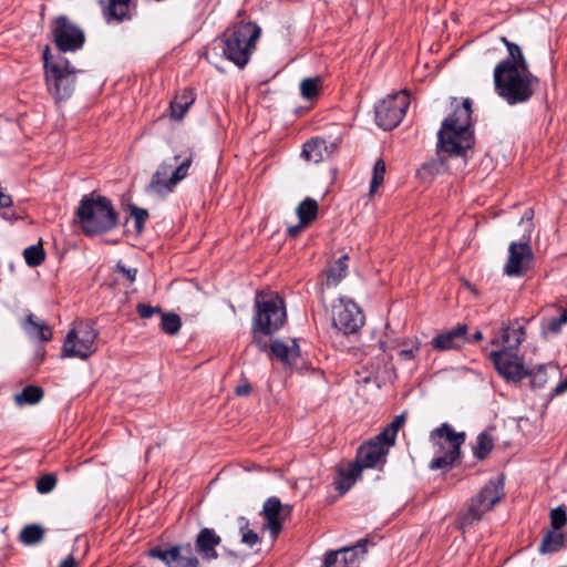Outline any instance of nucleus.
<instances>
[{"mask_svg": "<svg viewBox=\"0 0 567 567\" xmlns=\"http://www.w3.org/2000/svg\"><path fill=\"white\" fill-rule=\"evenodd\" d=\"M296 213L302 224L310 225L317 217L318 204L312 198H306L298 205Z\"/></svg>", "mask_w": 567, "mask_h": 567, "instance_id": "obj_33", "label": "nucleus"}, {"mask_svg": "<svg viewBox=\"0 0 567 567\" xmlns=\"http://www.w3.org/2000/svg\"><path fill=\"white\" fill-rule=\"evenodd\" d=\"M368 543V539H361L355 545L328 551L321 567H358L367 553Z\"/></svg>", "mask_w": 567, "mask_h": 567, "instance_id": "obj_17", "label": "nucleus"}, {"mask_svg": "<svg viewBox=\"0 0 567 567\" xmlns=\"http://www.w3.org/2000/svg\"><path fill=\"white\" fill-rule=\"evenodd\" d=\"M290 514V506H284L279 498L269 497L262 507L266 527L270 532L272 538H276L282 529L281 520L284 516Z\"/></svg>", "mask_w": 567, "mask_h": 567, "instance_id": "obj_19", "label": "nucleus"}, {"mask_svg": "<svg viewBox=\"0 0 567 567\" xmlns=\"http://www.w3.org/2000/svg\"><path fill=\"white\" fill-rule=\"evenodd\" d=\"M363 322L364 317L352 300L340 298L332 306V323L344 334L357 332L363 326Z\"/></svg>", "mask_w": 567, "mask_h": 567, "instance_id": "obj_13", "label": "nucleus"}, {"mask_svg": "<svg viewBox=\"0 0 567 567\" xmlns=\"http://www.w3.org/2000/svg\"><path fill=\"white\" fill-rule=\"evenodd\" d=\"M132 0H109L103 8V16L107 23L122 22L132 18Z\"/></svg>", "mask_w": 567, "mask_h": 567, "instance_id": "obj_25", "label": "nucleus"}, {"mask_svg": "<svg viewBox=\"0 0 567 567\" xmlns=\"http://www.w3.org/2000/svg\"><path fill=\"white\" fill-rule=\"evenodd\" d=\"M97 336L93 323L75 322L64 339L63 357L86 360L96 351Z\"/></svg>", "mask_w": 567, "mask_h": 567, "instance_id": "obj_9", "label": "nucleus"}, {"mask_svg": "<svg viewBox=\"0 0 567 567\" xmlns=\"http://www.w3.org/2000/svg\"><path fill=\"white\" fill-rule=\"evenodd\" d=\"M392 446L393 445L385 443L383 439H379L378 434L359 447L355 463L362 466V470L377 467L385 463L386 455Z\"/></svg>", "mask_w": 567, "mask_h": 567, "instance_id": "obj_18", "label": "nucleus"}, {"mask_svg": "<svg viewBox=\"0 0 567 567\" xmlns=\"http://www.w3.org/2000/svg\"><path fill=\"white\" fill-rule=\"evenodd\" d=\"M348 270V255L341 256L327 271L326 286L336 287L346 277Z\"/></svg>", "mask_w": 567, "mask_h": 567, "instance_id": "obj_29", "label": "nucleus"}, {"mask_svg": "<svg viewBox=\"0 0 567 567\" xmlns=\"http://www.w3.org/2000/svg\"><path fill=\"white\" fill-rule=\"evenodd\" d=\"M527 377L532 378L533 386L542 388L547 382L545 365H539L535 371L529 370V374Z\"/></svg>", "mask_w": 567, "mask_h": 567, "instance_id": "obj_47", "label": "nucleus"}, {"mask_svg": "<svg viewBox=\"0 0 567 567\" xmlns=\"http://www.w3.org/2000/svg\"><path fill=\"white\" fill-rule=\"evenodd\" d=\"M525 328L515 321L504 324L501 328V336L493 338L491 343L493 346H502L499 351L516 352L525 340Z\"/></svg>", "mask_w": 567, "mask_h": 567, "instance_id": "obj_20", "label": "nucleus"}, {"mask_svg": "<svg viewBox=\"0 0 567 567\" xmlns=\"http://www.w3.org/2000/svg\"><path fill=\"white\" fill-rule=\"evenodd\" d=\"M43 60L50 93L56 101L69 99L74 91L78 70L62 56L50 60L48 47L43 52Z\"/></svg>", "mask_w": 567, "mask_h": 567, "instance_id": "obj_6", "label": "nucleus"}, {"mask_svg": "<svg viewBox=\"0 0 567 567\" xmlns=\"http://www.w3.org/2000/svg\"><path fill=\"white\" fill-rule=\"evenodd\" d=\"M430 440L435 449V457L431 461L430 468L439 470L452 465L460 457L465 433L455 432L450 424L443 423L431 432Z\"/></svg>", "mask_w": 567, "mask_h": 567, "instance_id": "obj_7", "label": "nucleus"}, {"mask_svg": "<svg viewBox=\"0 0 567 567\" xmlns=\"http://www.w3.org/2000/svg\"><path fill=\"white\" fill-rule=\"evenodd\" d=\"M78 223L85 235L111 230L117 223V214L110 199L103 196H84L76 209Z\"/></svg>", "mask_w": 567, "mask_h": 567, "instance_id": "obj_4", "label": "nucleus"}, {"mask_svg": "<svg viewBox=\"0 0 567 567\" xmlns=\"http://www.w3.org/2000/svg\"><path fill=\"white\" fill-rule=\"evenodd\" d=\"M27 334L38 341H50L52 338L51 328L43 321H38L33 315H29L23 323Z\"/></svg>", "mask_w": 567, "mask_h": 567, "instance_id": "obj_26", "label": "nucleus"}, {"mask_svg": "<svg viewBox=\"0 0 567 567\" xmlns=\"http://www.w3.org/2000/svg\"><path fill=\"white\" fill-rule=\"evenodd\" d=\"M307 226L309 225L299 220L297 225L288 227L287 233L290 237H297Z\"/></svg>", "mask_w": 567, "mask_h": 567, "instance_id": "obj_51", "label": "nucleus"}, {"mask_svg": "<svg viewBox=\"0 0 567 567\" xmlns=\"http://www.w3.org/2000/svg\"><path fill=\"white\" fill-rule=\"evenodd\" d=\"M534 252L528 239L512 241L508 246V258L504 266V274L509 277H522L532 267Z\"/></svg>", "mask_w": 567, "mask_h": 567, "instance_id": "obj_15", "label": "nucleus"}, {"mask_svg": "<svg viewBox=\"0 0 567 567\" xmlns=\"http://www.w3.org/2000/svg\"><path fill=\"white\" fill-rule=\"evenodd\" d=\"M238 525L243 544L252 547L259 543V536L254 530L248 528V520L245 517H240L238 519Z\"/></svg>", "mask_w": 567, "mask_h": 567, "instance_id": "obj_42", "label": "nucleus"}, {"mask_svg": "<svg viewBox=\"0 0 567 567\" xmlns=\"http://www.w3.org/2000/svg\"><path fill=\"white\" fill-rule=\"evenodd\" d=\"M361 472L362 466H359L355 462L338 470L333 484L340 494H344L354 485Z\"/></svg>", "mask_w": 567, "mask_h": 567, "instance_id": "obj_24", "label": "nucleus"}, {"mask_svg": "<svg viewBox=\"0 0 567 567\" xmlns=\"http://www.w3.org/2000/svg\"><path fill=\"white\" fill-rule=\"evenodd\" d=\"M338 148L336 142L327 143L326 140L313 137L305 143L302 148V156L306 161L319 163L329 158Z\"/></svg>", "mask_w": 567, "mask_h": 567, "instance_id": "obj_22", "label": "nucleus"}, {"mask_svg": "<svg viewBox=\"0 0 567 567\" xmlns=\"http://www.w3.org/2000/svg\"><path fill=\"white\" fill-rule=\"evenodd\" d=\"M411 347L399 351V358L403 361L412 360L420 350V342L417 340L411 341Z\"/></svg>", "mask_w": 567, "mask_h": 567, "instance_id": "obj_48", "label": "nucleus"}, {"mask_svg": "<svg viewBox=\"0 0 567 567\" xmlns=\"http://www.w3.org/2000/svg\"><path fill=\"white\" fill-rule=\"evenodd\" d=\"M23 256L27 265L37 267L44 260V250L40 245H33L24 249Z\"/></svg>", "mask_w": 567, "mask_h": 567, "instance_id": "obj_39", "label": "nucleus"}, {"mask_svg": "<svg viewBox=\"0 0 567 567\" xmlns=\"http://www.w3.org/2000/svg\"><path fill=\"white\" fill-rule=\"evenodd\" d=\"M493 449V440L486 433H480L474 445V456L478 460L485 458Z\"/></svg>", "mask_w": 567, "mask_h": 567, "instance_id": "obj_37", "label": "nucleus"}, {"mask_svg": "<svg viewBox=\"0 0 567 567\" xmlns=\"http://www.w3.org/2000/svg\"><path fill=\"white\" fill-rule=\"evenodd\" d=\"M130 209H131V216L134 218L135 220V228L137 231H142L143 227H144V224L145 221L147 220L148 218V212L144 208H140L137 206H130Z\"/></svg>", "mask_w": 567, "mask_h": 567, "instance_id": "obj_46", "label": "nucleus"}, {"mask_svg": "<svg viewBox=\"0 0 567 567\" xmlns=\"http://www.w3.org/2000/svg\"><path fill=\"white\" fill-rule=\"evenodd\" d=\"M321 87V79L319 76L306 78L300 83V94L306 100L316 97Z\"/></svg>", "mask_w": 567, "mask_h": 567, "instance_id": "obj_36", "label": "nucleus"}, {"mask_svg": "<svg viewBox=\"0 0 567 567\" xmlns=\"http://www.w3.org/2000/svg\"><path fill=\"white\" fill-rule=\"evenodd\" d=\"M473 339H474L475 341H480V340H482V339H483V334H482V332H481V331L475 332V333L473 334Z\"/></svg>", "mask_w": 567, "mask_h": 567, "instance_id": "obj_55", "label": "nucleus"}, {"mask_svg": "<svg viewBox=\"0 0 567 567\" xmlns=\"http://www.w3.org/2000/svg\"><path fill=\"white\" fill-rule=\"evenodd\" d=\"M221 538L213 528H202L195 538V550L204 561L218 558L217 547Z\"/></svg>", "mask_w": 567, "mask_h": 567, "instance_id": "obj_21", "label": "nucleus"}, {"mask_svg": "<svg viewBox=\"0 0 567 567\" xmlns=\"http://www.w3.org/2000/svg\"><path fill=\"white\" fill-rule=\"evenodd\" d=\"M260 28L251 22L231 25L219 40L223 55L239 68H244L255 49Z\"/></svg>", "mask_w": 567, "mask_h": 567, "instance_id": "obj_5", "label": "nucleus"}, {"mask_svg": "<svg viewBox=\"0 0 567 567\" xmlns=\"http://www.w3.org/2000/svg\"><path fill=\"white\" fill-rule=\"evenodd\" d=\"M380 348H381L383 351H385V343L381 341V342H380Z\"/></svg>", "mask_w": 567, "mask_h": 567, "instance_id": "obj_57", "label": "nucleus"}, {"mask_svg": "<svg viewBox=\"0 0 567 567\" xmlns=\"http://www.w3.org/2000/svg\"><path fill=\"white\" fill-rule=\"evenodd\" d=\"M194 102L192 91H184L171 102V116L174 120H182L187 112L188 107Z\"/></svg>", "mask_w": 567, "mask_h": 567, "instance_id": "obj_30", "label": "nucleus"}, {"mask_svg": "<svg viewBox=\"0 0 567 567\" xmlns=\"http://www.w3.org/2000/svg\"><path fill=\"white\" fill-rule=\"evenodd\" d=\"M493 78L496 93L509 105L527 102L539 84L529 68H516L507 62L496 64Z\"/></svg>", "mask_w": 567, "mask_h": 567, "instance_id": "obj_2", "label": "nucleus"}, {"mask_svg": "<svg viewBox=\"0 0 567 567\" xmlns=\"http://www.w3.org/2000/svg\"><path fill=\"white\" fill-rule=\"evenodd\" d=\"M472 101L464 99L447 116L437 133L439 153L463 156L474 144L472 126Z\"/></svg>", "mask_w": 567, "mask_h": 567, "instance_id": "obj_1", "label": "nucleus"}, {"mask_svg": "<svg viewBox=\"0 0 567 567\" xmlns=\"http://www.w3.org/2000/svg\"><path fill=\"white\" fill-rule=\"evenodd\" d=\"M445 168V164L443 159L441 158H434L429 162H425L421 169L419 171V174L422 175V177H434L439 174H441Z\"/></svg>", "mask_w": 567, "mask_h": 567, "instance_id": "obj_41", "label": "nucleus"}, {"mask_svg": "<svg viewBox=\"0 0 567 567\" xmlns=\"http://www.w3.org/2000/svg\"><path fill=\"white\" fill-rule=\"evenodd\" d=\"M567 391V377L560 381L553 390V395H560Z\"/></svg>", "mask_w": 567, "mask_h": 567, "instance_id": "obj_52", "label": "nucleus"}, {"mask_svg": "<svg viewBox=\"0 0 567 567\" xmlns=\"http://www.w3.org/2000/svg\"><path fill=\"white\" fill-rule=\"evenodd\" d=\"M385 175V164L382 159H378L373 167L372 179L370 184V195L373 196L378 187L383 183Z\"/></svg>", "mask_w": 567, "mask_h": 567, "instance_id": "obj_43", "label": "nucleus"}, {"mask_svg": "<svg viewBox=\"0 0 567 567\" xmlns=\"http://www.w3.org/2000/svg\"><path fill=\"white\" fill-rule=\"evenodd\" d=\"M524 218L530 219L532 218V212H526Z\"/></svg>", "mask_w": 567, "mask_h": 567, "instance_id": "obj_56", "label": "nucleus"}, {"mask_svg": "<svg viewBox=\"0 0 567 567\" xmlns=\"http://www.w3.org/2000/svg\"><path fill=\"white\" fill-rule=\"evenodd\" d=\"M148 555L162 560L168 567H200L190 544L172 546L167 549L156 547L151 549Z\"/></svg>", "mask_w": 567, "mask_h": 567, "instance_id": "obj_16", "label": "nucleus"}, {"mask_svg": "<svg viewBox=\"0 0 567 567\" xmlns=\"http://www.w3.org/2000/svg\"><path fill=\"white\" fill-rule=\"evenodd\" d=\"M116 268L131 282L135 280L136 274H137V269L136 268L126 267L125 265H123L121 262H118L116 265Z\"/></svg>", "mask_w": 567, "mask_h": 567, "instance_id": "obj_49", "label": "nucleus"}, {"mask_svg": "<svg viewBox=\"0 0 567 567\" xmlns=\"http://www.w3.org/2000/svg\"><path fill=\"white\" fill-rule=\"evenodd\" d=\"M257 313L254 320L255 332L270 334L282 327L286 320L284 300L278 295H268L256 300Z\"/></svg>", "mask_w": 567, "mask_h": 567, "instance_id": "obj_10", "label": "nucleus"}, {"mask_svg": "<svg viewBox=\"0 0 567 567\" xmlns=\"http://www.w3.org/2000/svg\"><path fill=\"white\" fill-rule=\"evenodd\" d=\"M410 104L405 91L388 95L374 106L375 122L384 131L396 127L403 120Z\"/></svg>", "mask_w": 567, "mask_h": 567, "instance_id": "obj_11", "label": "nucleus"}, {"mask_svg": "<svg viewBox=\"0 0 567 567\" xmlns=\"http://www.w3.org/2000/svg\"><path fill=\"white\" fill-rule=\"evenodd\" d=\"M467 328L465 324H458L457 327L439 334L432 340V346L436 350H451L458 348L465 341Z\"/></svg>", "mask_w": 567, "mask_h": 567, "instance_id": "obj_23", "label": "nucleus"}, {"mask_svg": "<svg viewBox=\"0 0 567 567\" xmlns=\"http://www.w3.org/2000/svg\"><path fill=\"white\" fill-rule=\"evenodd\" d=\"M501 41L506 45L508 55L502 62H507L509 65H515L516 68H529L520 48L514 43L508 41L505 37L501 38Z\"/></svg>", "mask_w": 567, "mask_h": 567, "instance_id": "obj_32", "label": "nucleus"}, {"mask_svg": "<svg viewBox=\"0 0 567 567\" xmlns=\"http://www.w3.org/2000/svg\"><path fill=\"white\" fill-rule=\"evenodd\" d=\"M44 395L43 390L37 385H28L21 392L13 395L17 406L34 405L39 403Z\"/></svg>", "mask_w": 567, "mask_h": 567, "instance_id": "obj_27", "label": "nucleus"}, {"mask_svg": "<svg viewBox=\"0 0 567 567\" xmlns=\"http://www.w3.org/2000/svg\"><path fill=\"white\" fill-rule=\"evenodd\" d=\"M566 509L558 506L550 512L551 529H560L566 524Z\"/></svg>", "mask_w": 567, "mask_h": 567, "instance_id": "obj_45", "label": "nucleus"}, {"mask_svg": "<svg viewBox=\"0 0 567 567\" xmlns=\"http://www.w3.org/2000/svg\"><path fill=\"white\" fill-rule=\"evenodd\" d=\"M195 153L192 147H183L174 156L161 163L146 186V193L152 196L164 197L171 194L189 172Z\"/></svg>", "mask_w": 567, "mask_h": 567, "instance_id": "obj_3", "label": "nucleus"}, {"mask_svg": "<svg viewBox=\"0 0 567 567\" xmlns=\"http://www.w3.org/2000/svg\"><path fill=\"white\" fill-rule=\"evenodd\" d=\"M51 31L53 41L61 52H74L84 44V32L64 16L54 19Z\"/></svg>", "mask_w": 567, "mask_h": 567, "instance_id": "obj_12", "label": "nucleus"}, {"mask_svg": "<svg viewBox=\"0 0 567 567\" xmlns=\"http://www.w3.org/2000/svg\"><path fill=\"white\" fill-rule=\"evenodd\" d=\"M567 324V307L558 317L550 318L543 322L542 328L545 334H557L561 331V327Z\"/></svg>", "mask_w": 567, "mask_h": 567, "instance_id": "obj_38", "label": "nucleus"}, {"mask_svg": "<svg viewBox=\"0 0 567 567\" xmlns=\"http://www.w3.org/2000/svg\"><path fill=\"white\" fill-rule=\"evenodd\" d=\"M565 543V537L559 529L548 530L539 546V553L549 554L558 551Z\"/></svg>", "mask_w": 567, "mask_h": 567, "instance_id": "obj_31", "label": "nucleus"}, {"mask_svg": "<svg viewBox=\"0 0 567 567\" xmlns=\"http://www.w3.org/2000/svg\"><path fill=\"white\" fill-rule=\"evenodd\" d=\"M181 318L177 315L164 313L162 316L161 328L169 336L176 334L181 329Z\"/></svg>", "mask_w": 567, "mask_h": 567, "instance_id": "obj_40", "label": "nucleus"}, {"mask_svg": "<svg viewBox=\"0 0 567 567\" xmlns=\"http://www.w3.org/2000/svg\"><path fill=\"white\" fill-rule=\"evenodd\" d=\"M404 413L396 415L394 420L385 429H383L381 433H379V439H383L385 443L394 445L398 431L404 424Z\"/></svg>", "mask_w": 567, "mask_h": 567, "instance_id": "obj_35", "label": "nucleus"}, {"mask_svg": "<svg viewBox=\"0 0 567 567\" xmlns=\"http://www.w3.org/2000/svg\"><path fill=\"white\" fill-rule=\"evenodd\" d=\"M503 496V483L501 481H489L481 492L472 498L467 508L460 513L457 527L464 530L473 523L481 520L483 515L491 511Z\"/></svg>", "mask_w": 567, "mask_h": 567, "instance_id": "obj_8", "label": "nucleus"}, {"mask_svg": "<svg viewBox=\"0 0 567 567\" xmlns=\"http://www.w3.org/2000/svg\"><path fill=\"white\" fill-rule=\"evenodd\" d=\"M76 563L72 556L64 559L59 567H75Z\"/></svg>", "mask_w": 567, "mask_h": 567, "instance_id": "obj_54", "label": "nucleus"}, {"mask_svg": "<svg viewBox=\"0 0 567 567\" xmlns=\"http://www.w3.org/2000/svg\"><path fill=\"white\" fill-rule=\"evenodd\" d=\"M56 476L53 475V474H45L43 476H41L38 482H37V491L40 493V494H48L50 493L51 491H53V488L55 487L56 485Z\"/></svg>", "mask_w": 567, "mask_h": 567, "instance_id": "obj_44", "label": "nucleus"}, {"mask_svg": "<svg viewBox=\"0 0 567 567\" xmlns=\"http://www.w3.org/2000/svg\"><path fill=\"white\" fill-rule=\"evenodd\" d=\"M250 390H251L250 385L248 383H245V384L238 385L236 388L235 392L237 395L245 396L250 393Z\"/></svg>", "mask_w": 567, "mask_h": 567, "instance_id": "obj_53", "label": "nucleus"}, {"mask_svg": "<svg viewBox=\"0 0 567 567\" xmlns=\"http://www.w3.org/2000/svg\"><path fill=\"white\" fill-rule=\"evenodd\" d=\"M136 310H137L138 315L145 319L151 318L155 312L158 311L157 308H154L146 303H138L136 307Z\"/></svg>", "mask_w": 567, "mask_h": 567, "instance_id": "obj_50", "label": "nucleus"}, {"mask_svg": "<svg viewBox=\"0 0 567 567\" xmlns=\"http://www.w3.org/2000/svg\"><path fill=\"white\" fill-rule=\"evenodd\" d=\"M489 359L499 375L507 382L517 383L529 374V369L525 367L523 357L511 351H492Z\"/></svg>", "mask_w": 567, "mask_h": 567, "instance_id": "obj_14", "label": "nucleus"}, {"mask_svg": "<svg viewBox=\"0 0 567 567\" xmlns=\"http://www.w3.org/2000/svg\"><path fill=\"white\" fill-rule=\"evenodd\" d=\"M44 530L40 525L31 524L22 528L19 539L24 545H34L42 540Z\"/></svg>", "mask_w": 567, "mask_h": 567, "instance_id": "obj_34", "label": "nucleus"}, {"mask_svg": "<svg viewBox=\"0 0 567 567\" xmlns=\"http://www.w3.org/2000/svg\"><path fill=\"white\" fill-rule=\"evenodd\" d=\"M271 354L285 363H290L299 355L298 346L293 341L291 346L276 340L270 346Z\"/></svg>", "mask_w": 567, "mask_h": 567, "instance_id": "obj_28", "label": "nucleus"}]
</instances>
